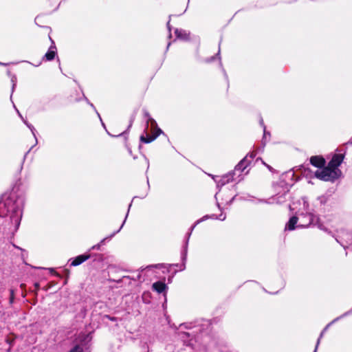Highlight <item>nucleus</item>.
<instances>
[{
	"instance_id": "9d476101",
	"label": "nucleus",
	"mask_w": 352,
	"mask_h": 352,
	"mask_svg": "<svg viewBox=\"0 0 352 352\" xmlns=\"http://www.w3.org/2000/svg\"><path fill=\"white\" fill-rule=\"evenodd\" d=\"M351 311H347V312H345L344 314H343L342 315H341L339 317H337L336 318H335L331 323H329L327 327L326 328L322 331V333H320V338H318V341H317V344H316V349L314 350V352H316V350H317V348H318V346L320 343V338L323 336V334H324V331H326V329L333 323L337 322L338 320H339L340 319L346 316L347 315L349 314Z\"/></svg>"
},
{
	"instance_id": "c756f323",
	"label": "nucleus",
	"mask_w": 352,
	"mask_h": 352,
	"mask_svg": "<svg viewBox=\"0 0 352 352\" xmlns=\"http://www.w3.org/2000/svg\"><path fill=\"white\" fill-rule=\"evenodd\" d=\"M17 113H19V115L21 117V115L19 113V111L17 110Z\"/></svg>"
},
{
	"instance_id": "6ab92c4d",
	"label": "nucleus",
	"mask_w": 352,
	"mask_h": 352,
	"mask_svg": "<svg viewBox=\"0 0 352 352\" xmlns=\"http://www.w3.org/2000/svg\"><path fill=\"white\" fill-rule=\"evenodd\" d=\"M131 206V204L129 205V208H130ZM128 211H129V209H128ZM127 213H129V212H127ZM127 216H128V214H126L125 219H126ZM125 221H126V219H124V222H123V223H122V224L120 226V228H119V229H118L116 232H113V233L110 236L109 239H110L111 237H113V236L116 233H118V232H120V230H121V228L123 227V226H124V223Z\"/></svg>"
},
{
	"instance_id": "dca6fc26",
	"label": "nucleus",
	"mask_w": 352,
	"mask_h": 352,
	"mask_svg": "<svg viewBox=\"0 0 352 352\" xmlns=\"http://www.w3.org/2000/svg\"><path fill=\"white\" fill-rule=\"evenodd\" d=\"M195 227V225H194L191 229H190V232L188 233V239H187V241H186V246L184 248V253H183V259H186V254H187V245H188V239L190 237V235L192 231V230L194 229V228Z\"/></svg>"
},
{
	"instance_id": "0eeeda50",
	"label": "nucleus",
	"mask_w": 352,
	"mask_h": 352,
	"mask_svg": "<svg viewBox=\"0 0 352 352\" xmlns=\"http://www.w3.org/2000/svg\"><path fill=\"white\" fill-rule=\"evenodd\" d=\"M90 258L89 254H81L79 255L74 258L71 262L72 266H77L86 261L87 259Z\"/></svg>"
},
{
	"instance_id": "aec40b11",
	"label": "nucleus",
	"mask_w": 352,
	"mask_h": 352,
	"mask_svg": "<svg viewBox=\"0 0 352 352\" xmlns=\"http://www.w3.org/2000/svg\"><path fill=\"white\" fill-rule=\"evenodd\" d=\"M11 82L12 83V93H13L14 89L15 87H16V76H12L11 77Z\"/></svg>"
},
{
	"instance_id": "f257e3e1",
	"label": "nucleus",
	"mask_w": 352,
	"mask_h": 352,
	"mask_svg": "<svg viewBox=\"0 0 352 352\" xmlns=\"http://www.w3.org/2000/svg\"><path fill=\"white\" fill-rule=\"evenodd\" d=\"M294 208L291 210H296V214L298 217V228H307L310 225H316L318 228L328 233V231L319 221V218L314 214V210L311 208L306 197H302L296 203L293 204Z\"/></svg>"
},
{
	"instance_id": "412c9836",
	"label": "nucleus",
	"mask_w": 352,
	"mask_h": 352,
	"mask_svg": "<svg viewBox=\"0 0 352 352\" xmlns=\"http://www.w3.org/2000/svg\"><path fill=\"white\" fill-rule=\"evenodd\" d=\"M210 218H213V219H218L221 221H224L226 218V214H221L219 217H216L214 214H212Z\"/></svg>"
},
{
	"instance_id": "5701e85b",
	"label": "nucleus",
	"mask_w": 352,
	"mask_h": 352,
	"mask_svg": "<svg viewBox=\"0 0 352 352\" xmlns=\"http://www.w3.org/2000/svg\"><path fill=\"white\" fill-rule=\"evenodd\" d=\"M161 266L160 264H158V265H149V266H147L146 268H151V267H160Z\"/></svg>"
},
{
	"instance_id": "9b49d317",
	"label": "nucleus",
	"mask_w": 352,
	"mask_h": 352,
	"mask_svg": "<svg viewBox=\"0 0 352 352\" xmlns=\"http://www.w3.org/2000/svg\"><path fill=\"white\" fill-rule=\"evenodd\" d=\"M175 34L177 38L181 40L187 41L189 38V33L186 30L176 29L175 30Z\"/></svg>"
},
{
	"instance_id": "4468645a",
	"label": "nucleus",
	"mask_w": 352,
	"mask_h": 352,
	"mask_svg": "<svg viewBox=\"0 0 352 352\" xmlns=\"http://www.w3.org/2000/svg\"><path fill=\"white\" fill-rule=\"evenodd\" d=\"M56 49L55 46H51L48 50V52L45 54V58L47 60H52L54 58L56 52L54 50Z\"/></svg>"
},
{
	"instance_id": "f3484780",
	"label": "nucleus",
	"mask_w": 352,
	"mask_h": 352,
	"mask_svg": "<svg viewBox=\"0 0 352 352\" xmlns=\"http://www.w3.org/2000/svg\"><path fill=\"white\" fill-rule=\"evenodd\" d=\"M69 352H85L82 347L80 345L75 346Z\"/></svg>"
},
{
	"instance_id": "4be33fe9",
	"label": "nucleus",
	"mask_w": 352,
	"mask_h": 352,
	"mask_svg": "<svg viewBox=\"0 0 352 352\" xmlns=\"http://www.w3.org/2000/svg\"><path fill=\"white\" fill-rule=\"evenodd\" d=\"M107 239H102L99 244L94 245L91 249L92 250H98L102 244H103Z\"/></svg>"
},
{
	"instance_id": "a211bd4d",
	"label": "nucleus",
	"mask_w": 352,
	"mask_h": 352,
	"mask_svg": "<svg viewBox=\"0 0 352 352\" xmlns=\"http://www.w3.org/2000/svg\"><path fill=\"white\" fill-rule=\"evenodd\" d=\"M24 123L27 125V126L31 130L32 133V135H34V138H36V134H35V129L34 127L27 122L26 120H24ZM36 140V138H35Z\"/></svg>"
},
{
	"instance_id": "ddd939ff",
	"label": "nucleus",
	"mask_w": 352,
	"mask_h": 352,
	"mask_svg": "<svg viewBox=\"0 0 352 352\" xmlns=\"http://www.w3.org/2000/svg\"><path fill=\"white\" fill-rule=\"evenodd\" d=\"M298 221V217L294 216L290 218L288 223L286 224L285 229L288 230H294L296 228V225Z\"/></svg>"
},
{
	"instance_id": "7ed1b4c3",
	"label": "nucleus",
	"mask_w": 352,
	"mask_h": 352,
	"mask_svg": "<svg viewBox=\"0 0 352 352\" xmlns=\"http://www.w3.org/2000/svg\"><path fill=\"white\" fill-rule=\"evenodd\" d=\"M340 171L339 169H333L329 165L315 172V176L324 181H334L338 178Z\"/></svg>"
},
{
	"instance_id": "bb28decb",
	"label": "nucleus",
	"mask_w": 352,
	"mask_h": 352,
	"mask_svg": "<svg viewBox=\"0 0 352 352\" xmlns=\"http://www.w3.org/2000/svg\"><path fill=\"white\" fill-rule=\"evenodd\" d=\"M266 134H267V133L265 131V127L264 126V138L266 137Z\"/></svg>"
},
{
	"instance_id": "473e14b6",
	"label": "nucleus",
	"mask_w": 352,
	"mask_h": 352,
	"mask_svg": "<svg viewBox=\"0 0 352 352\" xmlns=\"http://www.w3.org/2000/svg\"><path fill=\"white\" fill-rule=\"evenodd\" d=\"M199 352H204V351H199Z\"/></svg>"
},
{
	"instance_id": "f03ea898",
	"label": "nucleus",
	"mask_w": 352,
	"mask_h": 352,
	"mask_svg": "<svg viewBox=\"0 0 352 352\" xmlns=\"http://www.w3.org/2000/svg\"><path fill=\"white\" fill-rule=\"evenodd\" d=\"M24 201L22 198H17L14 200L12 198L8 199L3 202H0V217H4L10 213V219L16 228L19 226Z\"/></svg>"
},
{
	"instance_id": "7c9ffc66",
	"label": "nucleus",
	"mask_w": 352,
	"mask_h": 352,
	"mask_svg": "<svg viewBox=\"0 0 352 352\" xmlns=\"http://www.w3.org/2000/svg\"><path fill=\"white\" fill-rule=\"evenodd\" d=\"M336 240L338 243H340L338 239H336Z\"/></svg>"
},
{
	"instance_id": "c85d7f7f",
	"label": "nucleus",
	"mask_w": 352,
	"mask_h": 352,
	"mask_svg": "<svg viewBox=\"0 0 352 352\" xmlns=\"http://www.w3.org/2000/svg\"><path fill=\"white\" fill-rule=\"evenodd\" d=\"M168 28L170 30L169 22L167 23Z\"/></svg>"
},
{
	"instance_id": "1a4fd4ad",
	"label": "nucleus",
	"mask_w": 352,
	"mask_h": 352,
	"mask_svg": "<svg viewBox=\"0 0 352 352\" xmlns=\"http://www.w3.org/2000/svg\"><path fill=\"white\" fill-rule=\"evenodd\" d=\"M250 163L248 156H245L235 167L234 172H243Z\"/></svg>"
},
{
	"instance_id": "f8f14e48",
	"label": "nucleus",
	"mask_w": 352,
	"mask_h": 352,
	"mask_svg": "<svg viewBox=\"0 0 352 352\" xmlns=\"http://www.w3.org/2000/svg\"><path fill=\"white\" fill-rule=\"evenodd\" d=\"M153 289L157 293H162L167 289L166 285L161 281L155 282L153 284Z\"/></svg>"
},
{
	"instance_id": "2f4dec72",
	"label": "nucleus",
	"mask_w": 352,
	"mask_h": 352,
	"mask_svg": "<svg viewBox=\"0 0 352 352\" xmlns=\"http://www.w3.org/2000/svg\"><path fill=\"white\" fill-rule=\"evenodd\" d=\"M0 65H4V64H3V63H1L0 62Z\"/></svg>"
},
{
	"instance_id": "b1692460",
	"label": "nucleus",
	"mask_w": 352,
	"mask_h": 352,
	"mask_svg": "<svg viewBox=\"0 0 352 352\" xmlns=\"http://www.w3.org/2000/svg\"><path fill=\"white\" fill-rule=\"evenodd\" d=\"M248 158L250 157L251 160H252L255 157V154L254 153H250V155H248Z\"/></svg>"
},
{
	"instance_id": "39448f33",
	"label": "nucleus",
	"mask_w": 352,
	"mask_h": 352,
	"mask_svg": "<svg viewBox=\"0 0 352 352\" xmlns=\"http://www.w3.org/2000/svg\"><path fill=\"white\" fill-rule=\"evenodd\" d=\"M344 159L342 154H335L328 165L333 169H338V167L342 164Z\"/></svg>"
},
{
	"instance_id": "20e7f679",
	"label": "nucleus",
	"mask_w": 352,
	"mask_h": 352,
	"mask_svg": "<svg viewBox=\"0 0 352 352\" xmlns=\"http://www.w3.org/2000/svg\"><path fill=\"white\" fill-rule=\"evenodd\" d=\"M149 120L151 121V127L153 128V135H150L146 134V137L144 135L140 137L141 142L146 144L153 141L162 133V131L157 126L156 122L152 118H150Z\"/></svg>"
},
{
	"instance_id": "423d86ee",
	"label": "nucleus",
	"mask_w": 352,
	"mask_h": 352,
	"mask_svg": "<svg viewBox=\"0 0 352 352\" xmlns=\"http://www.w3.org/2000/svg\"><path fill=\"white\" fill-rule=\"evenodd\" d=\"M234 174V173H230L227 175L222 176L218 180H215L217 186L218 187L223 186L226 185V184L233 181V175Z\"/></svg>"
},
{
	"instance_id": "cd10ccee",
	"label": "nucleus",
	"mask_w": 352,
	"mask_h": 352,
	"mask_svg": "<svg viewBox=\"0 0 352 352\" xmlns=\"http://www.w3.org/2000/svg\"><path fill=\"white\" fill-rule=\"evenodd\" d=\"M97 114H98V116L100 118V119L101 120V118H100V114L96 111Z\"/></svg>"
},
{
	"instance_id": "393cba45",
	"label": "nucleus",
	"mask_w": 352,
	"mask_h": 352,
	"mask_svg": "<svg viewBox=\"0 0 352 352\" xmlns=\"http://www.w3.org/2000/svg\"><path fill=\"white\" fill-rule=\"evenodd\" d=\"M11 296H10V302H12L14 298V292L12 290L10 291Z\"/></svg>"
},
{
	"instance_id": "2eb2a0df",
	"label": "nucleus",
	"mask_w": 352,
	"mask_h": 352,
	"mask_svg": "<svg viewBox=\"0 0 352 352\" xmlns=\"http://www.w3.org/2000/svg\"><path fill=\"white\" fill-rule=\"evenodd\" d=\"M327 200L328 197L325 195H322L317 198V201L319 202L320 206L324 205L327 202Z\"/></svg>"
},
{
	"instance_id": "6e6552de",
	"label": "nucleus",
	"mask_w": 352,
	"mask_h": 352,
	"mask_svg": "<svg viewBox=\"0 0 352 352\" xmlns=\"http://www.w3.org/2000/svg\"><path fill=\"white\" fill-rule=\"evenodd\" d=\"M311 164L318 168H321L324 166L325 160L323 157L320 156H313L310 158Z\"/></svg>"
},
{
	"instance_id": "a878e982",
	"label": "nucleus",
	"mask_w": 352,
	"mask_h": 352,
	"mask_svg": "<svg viewBox=\"0 0 352 352\" xmlns=\"http://www.w3.org/2000/svg\"><path fill=\"white\" fill-rule=\"evenodd\" d=\"M208 216H205V217H203V219H200L199 221H198L197 222V223H198L199 222H200V221H203L204 219H208Z\"/></svg>"
}]
</instances>
